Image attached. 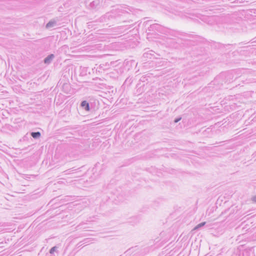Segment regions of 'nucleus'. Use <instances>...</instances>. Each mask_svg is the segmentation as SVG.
<instances>
[{"mask_svg":"<svg viewBox=\"0 0 256 256\" xmlns=\"http://www.w3.org/2000/svg\"><path fill=\"white\" fill-rule=\"evenodd\" d=\"M252 200L256 202V196L252 198Z\"/></svg>","mask_w":256,"mask_h":256,"instance_id":"dca6fc26","label":"nucleus"},{"mask_svg":"<svg viewBox=\"0 0 256 256\" xmlns=\"http://www.w3.org/2000/svg\"><path fill=\"white\" fill-rule=\"evenodd\" d=\"M181 120V118H176L174 120L175 123L178 122Z\"/></svg>","mask_w":256,"mask_h":256,"instance_id":"2eb2a0df","label":"nucleus"},{"mask_svg":"<svg viewBox=\"0 0 256 256\" xmlns=\"http://www.w3.org/2000/svg\"><path fill=\"white\" fill-rule=\"evenodd\" d=\"M149 30H156L158 32H162L164 30V28L160 24H150V27L148 28Z\"/></svg>","mask_w":256,"mask_h":256,"instance_id":"f03ea898","label":"nucleus"},{"mask_svg":"<svg viewBox=\"0 0 256 256\" xmlns=\"http://www.w3.org/2000/svg\"><path fill=\"white\" fill-rule=\"evenodd\" d=\"M110 68V64L106 62L100 64V66L97 68V70H98L99 72H102V71L108 70Z\"/></svg>","mask_w":256,"mask_h":256,"instance_id":"7ed1b4c3","label":"nucleus"},{"mask_svg":"<svg viewBox=\"0 0 256 256\" xmlns=\"http://www.w3.org/2000/svg\"><path fill=\"white\" fill-rule=\"evenodd\" d=\"M58 247L56 246H54L50 248V252L48 254H52V255H54V252H57Z\"/></svg>","mask_w":256,"mask_h":256,"instance_id":"9b49d317","label":"nucleus"},{"mask_svg":"<svg viewBox=\"0 0 256 256\" xmlns=\"http://www.w3.org/2000/svg\"><path fill=\"white\" fill-rule=\"evenodd\" d=\"M118 16L116 14V11L106 13L104 16H102L100 20V22H106L109 24L111 22H114L117 20Z\"/></svg>","mask_w":256,"mask_h":256,"instance_id":"f257e3e1","label":"nucleus"},{"mask_svg":"<svg viewBox=\"0 0 256 256\" xmlns=\"http://www.w3.org/2000/svg\"><path fill=\"white\" fill-rule=\"evenodd\" d=\"M30 135L34 138H38L40 136L41 134L39 132H32Z\"/></svg>","mask_w":256,"mask_h":256,"instance_id":"1a4fd4ad","label":"nucleus"},{"mask_svg":"<svg viewBox=\"0 0 256 256\" xmlns=\"http://www.w3.org/2000/svg\"><path fill=\"white\" fill-rule=\"evenodd\" d=\"M54 58V54H50L48 55L44 59V63L46 64H50L53 59Z\"/></svg>","mask_w":256,"mask_h":256,"instance_id":"20e7f679","label":"nucleus"},{"mask_svg":"<svg viewBox=\"0 0 256 256\" xmlns=\"http://www.w3.org/2000/svg\"><path fill=\"white\" fill-rule=\"evenodd\" d=\"M45 256H55V255H52L50 254H46Z\"/></svg>","mask_w":256,"mask_h":256,"instance_id":"a211bd4d","label":"nucleus"},{"mask_svg":"<svg viewBox=\"0 0 256 256\" xmlns=\"http://www.w3.org/2000/svg\"><path fill=\"white\" fill-rule=\"evenodd\" d=\"M78 173H75L74 174H72V176H70L71 178H78L80 177V176L79 175V174H77Z\"/></svg>","mask_w":256,"mask_h":256,"instance_id":"4468645a","label":"nucleus"},{"mask_svg":"<svg viewBox=\"0 0 256 256\" xmlns=\"http://www.w3.org/2000/svg\"><path fill=\"white\" fill-rule=\"evenodd\" d=\"M90 6L92 8H96L100 4L99 0H89Z\"/></svg>","mask_w":256,"mask_h":256,"instance_id":"39448f33","label":"nucleus"},{"mask_svg":"<svg viewBox=\"0 0 256 256\" xmlns=\"http://www.w3.org/2000/svg\"><path fill=\"white\" fill-rule=\"evenodd\" d=\"M76 170H74L73 168H70V169H68V170L64 171L63 173H64V174H66V175L70 174L72 176V174H74L75 173H78L79 172V171H76Z\"/></svg>","mask_w":256,"mask_h":256,"instance_id":"6e6552de","label":"nucleus"},{"mask_svg":"<svg viewBox=\"0 0 256 256\" xmlns=\"http://www.w3.org/2000/svg\"><path fill=\"white\" fill-rule=\"evenodd\" d=\"M144 56L145 58H152V56H151L150 55L148 52H144Z\"/></svg>","mask_w":256,"mask_h":256,"instance_id":"ddd939ff","label":"nucleus"},{"mask_svg":"<svg viewBox=\"0 0 256 256\" xmlns=\"http://www.w3.org/2000/svg\"><path fill=\"white\" fill-rule=\"evenodd\" d=\"M56 20H50L46 24V28H52L56 25Z\"/></svg>","mask_w":256,"mask_h":256,"instance_id":"0eeeda50","label":"nucleus"},{"mask_svg":"<svg viewBox=\"0 0 256 256\" xmlns=\"http://www.w3.org/2000/svg\"><path fill=\"white\" fill-rule=\"evenodd\" d=\"M81 106L86 111L90 110L89 104L86 100H83L80 104Z\"/></svg>","mask_w":256,"mask_h":256,"instance_id":"423d86ee","label":"nucleus"},{"mask_svg":"<svg viewBox=\"0 0 256 256\" xmlns=\"http://www.w3.org/2000/svg\"><path fill=\"white\" fill-rule=\"evenodd\" d=\"M243 256H254V254L252 251H244L242 254Z\"/></svg>","mask_w":256,"mask_h":256,"instance_id":"9d476101","label":"nucleus"},{"mask_svg":"<svg viewBox=\"0 0 256 256\" xmlns=\"http://www.w3.org/2000/svg\"><path fill=\"white\" fill-rule=\"evenodd\" d=\"M153 52H154L152 50L149 51L148 52H149L150 55L151 56H153L154 55V54H152Z\"/></svg>","mask_w":256,"mask_h":256,"instance_id":"f3484780","label":"nucleus"},{"mask_svg":"<svg viewBox=\"0 0 256 256\" xmlns=\"http://www.w3.org/2000/svg\"><path fill=\"white\" fill-rule=\"evenodd\" d=\"M206 224V222H201L200 224H198L195 228H194V230H196V229H198L203 226H204Z\"/></svg>","mask_w":256,"mask_h":256,"instance_id":"f8f14e48","label":"nucleus"}]
</instances>
